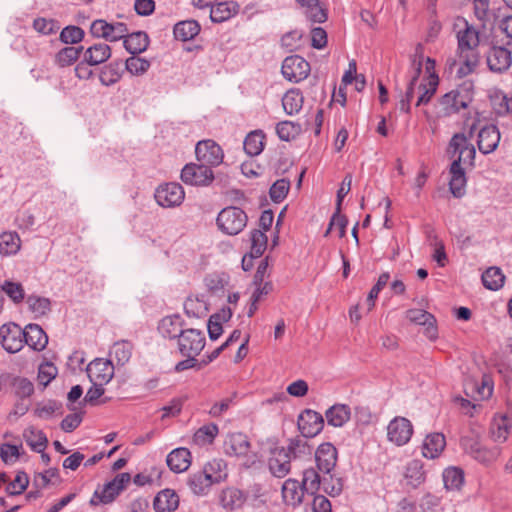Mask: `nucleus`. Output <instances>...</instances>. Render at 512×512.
Segmentation results:
<instances>
[{
    "instance_id": "15",
    "label": "nucleus",
    "mask_w": 512,
    "mask_h": 512,
    "mask_svg": "<svg viewBox=\"0 0 512 512\" xmlns=\"http://www.w3.org/2000/svg\"><path fill=\"white\" fill-rule=\"evenodd\" d=\"M314 456L317 469L324 474H330L338 461L337 448L330 442L320 444Z\"/></svg>"
},
{
    "instance_id": "30",
    "label": "nucleus",
    "mask_w": 512,
    "mask_h": 512,
    "mask_svg": "<svg viewBox=\"0 0 512 512\" xmlns=\"http://www.w3.org/2000/svg\"><path fill=\"white\" fill-rule=\"evenodd\" d=\"M446 446L445 436L442 433H431L426 436L422 445V454L425 458L435 459Z\"/></svg>"
},
{
    "instance_id": "9",
    "label": "nucleus",
    "mask_w": 512,
    "mask_h": 512,
    "mask_svg": "<svg viewBox=\"0 0 512 512\" xmlns=\"http://www.w3.org/2000/svg\"><path fill=\"white\" fill-rule=\"evenodd\" d=\"M24 339V331L18 324L10 322L0 327V342L8 353L19 352L24 346Z\"/></svg>"
},
{
    "instance_id": "34",
    "label": "nucleus",
    "mask_w": 512,
    "mask_h": 512,
    "mask_svg": "<svg viewBox=\"0 0 512 512\" xmlns=\"http://www.w3.org/2000/svg\"><path fill=\"white\" fill-rule=\"evenodd\" d=\"M350 407L346 404H335L325 412L328 425L342 427L350 419Z\"/></svg>"
},
{
    "instance_id": "32",
    "label": "nucleus",
    "mask_w": 512,
    "mask_h": 512,
    "mask_svg": "<svg viewBox=\"0 0 512 512\" xmlns=\"http://www.w3.org/2000/svg\"><path fill=\"white\" fill-rule=\"evenodd\" d=\"M200 30L201 26L196 20H184L174 25L173 34L176 40L186 42L194 39Z\"/></svg>"
},
{
    "instance_id": "50",
    "label": "nucleus",
    "mask_w": 512,
    "mask_h": 512,
    "mask_svg": "<svg viewBox=\"0 0 512 512\" xmlns=\"http://www.w3.org/2000/svg\"><path fill=\"white\" fill-rule=\"evenodd\" d=\"M124 71H128L133 76H141L145 74L150 68V61L145 58L138 57L137 55H132L127 58L123 63Z\"/></svg>"
},
{
    "instance_id": "62",
    "label": "nucleus",
    "mask_w": 512,
    "mask_h": 512,
    "mask_svg": "<svg viewBox=\"0 0 512 512\" xmlns=\"http://www.w3.org/2000/svg\"><path fill=\"white\" fill-rule=\"evenodd\" d=\"M1 290L5 292L14 303H20L25 298L24 288L21 283L6 280Z\"/></svg>"
},
{
    "instance_id": "47",
    "label": "nucleus",
    "mask_w": 512,
    "mask_h": 512,
    "mask_svg": "<svg viewBox=\"0 0 512 512\" xmlns=\"http://www.w3.org/2000/svg\"><path fill=\"white\" fill-rule=\"evenodd\" d=\"M319 472V470L312 467L303 471L302 488H305V491L311 495L316 494L320 486H323V479H321Z\"/></svg>"
},
{
    "instance_id": "61",
    "label": "nucleus",
    "mask_w": 512,
    "mask_h": 512,
    "mask_svg": "<svg viewBox=\"0 0 512 512\" xmlns=\"http://www.w3.org/2000/svg\"><path fill=\"white\" fill-rule=\"evenodd\" d=\"M328 475V478H323V491L331 497L339 496L342 493L344 487L343 478L331 473Z\"/></svg>"
},
{
    "instance_id": "43",
    "label": "nucleus",
    "mask_w": 512,
    "mask_h": 512,
    "mask_svg": "<svg viewBox=\"0 0 512 512\" xmlns=\"http://www.w3.org/2000/svg\"><path fill=\"white\" fill-rule=\"evenodd\" d=\"M481 279L485 288L497 291L503 287L505 276L499 267L493 266L486 269Z\"/></svg>"
},
{
    "instance_id": "56",
    "label": "nucleus",
    "mask_w": 512,
    "mask_h": 512,
    "mask_svg": "<svg viewBox=\"0 0 512 512\" xmlns=\"http://www.w3.org/2000/svg\"><path fill=\"white\" fill-rule=\"evenodd\" d=\"M85 32L82 28L75 25H68L60 32L59 39L64 44H78L83 40Z\"/></svg>"
},
{
    "instance_id": "24",
    "label": "nucleus",
    "mask_w": 512,
    "mask_h": 512,
    "mask_svg": "<svg viewBox=\"0 0 512 512\" xmlns=\"http://www.w3.org/2000/svg\"><path fill=\"white\" fill-rule=\"evenodd\" d=\"M123 39V45L131 55H139L147 50L150 44V38L144 31L126 33Z\"/></svg>"
},
{
    "instance_id": "6",
    "label": "nucleus",
    "mask_w": 512,
    "mask_h": 512,
    "mask_svg": "<svg viewBox=\"0 0 512 512\" xmlns=\"http://www.w3.org/2000/svg\"><path fill=\"white\" fill-rule=\"evenodd\" d=\"M154 198L159 206L163 208H173L182 204L185 198V192L179 183H163L156 188Z\"/></svg>"
},
{
    "instance_id": "28",
    "label": "nucleus",
    "mask_w": 512,
    "mask_h": 512,
    "mask_svg": "<svg viewBox=\"0 0 512 512\" xmlns=\"http://www.w3.org/2000/svg\"><path fill=\"white\" fill-rule=\"evenodd\" d=\"M239 11V4L235 1L218 2L211 6L210 19L213 23H222L233 16Z\"/></svg>"
},
{
    "instance_id": "11",
    "label": "nucleus",
    "mask_w": 512,
    "mask_h": 512,
    "mask_svg": "<svg viewBox=\"0 0 512 512\" xmlns=\"http://www.w3.org/2000/svg\"><path fill=\"white\" fill-rule=\"evenodd\" d=\"M297 427L301 436L304 438H313L323 430L324 418L322 414L317 411L305 409L298 415Z\"/></svg>"
},
{
    "instance_id": "54",
    "label": "nucleus",
    "mask_w": 512,
    "mask_h": 512,
    "mask_svg": "<svg viewBox=\"0 0 512 512\" xmlns=\"http://www.w3.org/2000/svg\"><path fill=\"white\" fill-rule=\"evenodd\" d=\"M12 388L17 398L30 399L34 393V384L25 377H15L12 380Z\"/></svg>"
},
{
    "instance_id": "42",
    "label": "nucleus",
    "mask_w": 512,
    "mask_h": 512,
    "mask_svg": "<svg viewBox=\"0 0 512 512\" xmlns=\"http://www.w3.org/2000/svg\"><path fill=\"white\" fill-rule=\"evenodd\" d=\"M304 98L300 90L290 89L282 98V106L288 115L297 114L303 106Z\"/></svg>"
},
{
    "instance_id": "46",
    "label": "nucleus",
    "mask_w": 512,
    "mask_h": 512,
    "mask_svg": "<svg viewBox=\"0 0 512 512\" xmlns=\"http://www.w3.org/2000/svg\"><path fill=\"white\" fill-rule=\"evenodd\" d=\"M439 85V77L432 75L429 81H422L419 85L420 95L416 101V106L428 104L435 95Z\"/></svg>"
},
{
    "instance_id": "29",
    "label": "nucleus",
    "mask_w": 512,
    "mask_h": 512,
    "mask_svg": "<svg viewBox=\"0 0 512 512\" xmlns=\"http://www.w3.org/2000/svg\"><path fill=\"white\" fill-rule=\"evenodd\" d=\"M178 506L179 496L172 489L160 491L153 501V507L156 512H173Z\"/></svg>"
},
{
    "instance_id": "23",
    "label": "nucleus",
    "mask_w": 512,
    "mask_h": 512,
    "mask_svg": "<svg viewBox=\"0 0 512 512\" xmlns=\"http://www.w3.org/2000/svg\"><path fill=\"white\" fill-rule=\"evenodd\" d=\"M166 463L172 472H184L191 465V453L187 448H176L167 455Z\"/></svg>"
},
{
    "instance_id": "49",
    "label": "nucleus",
    "mask_w": 512,
    "mask_h": 512,
    "mask_svg": "<svg viewBox=\"0 0 512 512\" xmlns=\"http://www.w3.org/2000/svg\"><path fill=\"white\" fill-rule=\"evenodd\" d=\"M29 310L36 316H44L48 314L51 310V301L49 298L38 296V295H29L26 299Z\"/></svg>"
},
{
    "instance_id": "37",
    "label": "nucleus",
    "mask_w": 512,
    "mask_h": 512,
    "mask_svg": "<svg viewBox=\"0 0 512 512\" xmlns=\"http://www.w3.org/2000/svg\"><path fill=\"white\" fill-rule=\"evenodd\" d=\"M227 464L223 459H213L207 462L202 471L208 476L212 484H217L227 478Z\"/></svg>"
},
{
    "instance_id": "31",
    "label": "nucleus",
    "mask_w": 512,
    "mask_h": 512,
    "mask_svg": "<svg viewBox=\"0 0 512 512\" xmlns=\"http://www.w3.org/2000/svg\"><path fill=\"white\" fill-rule=\"evenodd\" d=\"M83 58L89 65H99L111 57V48L106 43H95L83 50Z\"/></svg>"
},
{
    "instance_id": "4",
    "label": "nucleus",
    "mask_w": 512,
    "mask_h": 512,
    "mask_svg": "<svg viewBox=\"0 0 512 512\" xmlns=\"http://www.w3.org/2000/svg\"><path fill=\"white\" fill-rule=\"evenodd\" d=\"M206 344L205 334L195 328H183L177 337V348L181 356H198Z\"/></svg>"
},
{
    "instance_id": "19",
    "label": "nucleus",
    "mask_w": 512,
    "mask_h": 512,
    "mask_svg": "<svg viewBox=\"0 0 512 512\" xmlns=\"http://www.w3.org/2000/svg\"><path fill=\"white\" fill-rule=\"evenodd\" d=\"M250 447L251 443L247 435L241 432L229 434L224 442V452L228 456H246Z\"/></svg>"
},
{
    "instance_id": "63",
    "label": "nucleus",
    "mask_w": 512,
    "mask_h": 512,
    "mask_svg": "<svg viewBox=\"0 0 512 512\" xmlns=\"http://www.w3.org/2000/svg\"><path fill=\"white\" fill-rule=\"evenodd\" d=\"M62 403L56 400H48L46 403H38L34 411L39 418H50L54 413L62 414Z\"/></svg>"
},
{
    "instance_id": "3",
    "label": "nucleus",
    "mask_w": 512,
    "mask_h": 512,
    "mask_svg": "<svg viewBox=\"0 0 512 512\" xmlns=\"http://www.w3.org/2000/svg\"><path fill=\"white\" fill-rule=\"evenodd\" d=\"M447 155L451 159H459L462 163L474 167L476 149L470 142V137L464 133H455L450 139L447 147Z\"/></svg>"
},
{
    "instance_id": "27",
    "label": "nucleus",
    "mask_w": 512,
    "mask_h": 512,
    "mask_svg": "<svg viewBox=\"0 0 512 512\" xmlns=\"http://www.w3.org/2000/svg\"><path fill=\"white\" fill-rule=\"evenodd\" d=\"M124 73L123 61L116 59L104 65L99 73V80L104 86H112L117 83Z\"/></svg>"
},
{
    "instance_id": "33",
    "label": "nucleus",
    "mask_w": 512,
    "mask_h": 512,
    "mask_svg": "<svg viewBox=\"0 0 512 512\" xmlns=\"http://www.w3.org/2000/svg\"><path fill=\"white\" fill-rule=\"evenodd\" d=\"M229 284V275L224 272L209 273L204 277V285L214 296H223Z\"/></svg>"
},
{
    "instance_id": "52",
    "label": "nucleus",
    "mask_w": 512,
    "mask_h": 512,
    "mask_svg": "<svg viewBox=\"0 0 512 512\" xmlns=\"http://www.w3.org/2000/svg\"><path fill=\"white\" fill-rule=\"evenodd\" d=\"M276 133L282 141H291L301 133V125L292 121H281L276 125Z\"/></svg>"
},
{
    "instance_id": "35",
    "label": "nucleus",
    "mask_w": 512,
    "mask_h": 512,
    "mask_svg": "<svg viewBox=\"0 0 512 512\" xmlns=\"http://www.w3.org/2000/svg\"><path fill=\"white\" fill-rule=\"evenodd\" d=\"M405 479L407 484L412 488L419 487L426 480V474L424 471V465L421 460L414 459L410 461L405 470Z\"/></svg>"
},
{
    "instance_id": "36",
    "label": "nucleus",
    "mask_w": 512,
    "mask_h": 512,
    "mask_svg": "<svg viewBox=\"0 0 512 512\" xmlns=\"http://www.w3.org/2000/svg\"><path fill=\"white\" fill-rule=\"evenodd\" d=\"M187 485L190 490L198 496L206 495L212 486V482L202 470L189 474Z\"/></svg>"
},
{
    "instance_id": "58",
    "label": "nucleus",
    "mask_w": 512,
    "mask_h": 512,
    "mask_svg": "<svg viewBox=\"0 0 512 512\" xmlns=\"http://www.w3.org/2000/svg\"><path fill=\"white\" fill-rule=\"evenodd\" d=\"M53 478L57 479L58 482H61L58 468H49L44 472L35 473L33 485L38 489L46 488L52 483Z\"/></svg>"
},
{
    "instance_id": "64",
    "label": "nucleus",
    "mask_w": 512,
    "mask_h": 512,
    "mask_svg": "<svg viewBox=\"0 0 512 512\" xmlns=\"http://www.w3.org/2000/svg\"><path fill=\"white\" fill-rule=\"evenodd\" d=\"M33 28L43 35H51L60 29V24L57 20L39 17L33 21Z\"/></svg>"
},
{
    "instance_id": "2",
    "label": "nucleus",
    "mask_w": 512,
    "mask_h": 512,
    "mask_svg": "<svg viewBox=\"0 0 512 512\" xmlns=\"http://www.w3.org/2000/svg\"><path fill=\"white\" fill-rule=\"evenodd\" d=\"M247 220L244 210L230 206L220 211L216 222L219 229L227 235H237L246 227Z\"/></svg>"
},
{
    "instance_id": "48",
    "label": "nucleus",
    "mask_w": 512,
    "mask_h": 512,
    "mask_svg": "<svg viewBox=\"0 0 512 512\" xmlns=\"http://www.w3.org/2000/svg\"><path fill=\"white\" fill-rule=\"evenodd\" d=\"M443 482L447 490H458L464 483V472L458 467H448L443 471Z\"/></svg>"
},
{
    "instance_id": "8",
    "label": "nucleus",
    "mask_w": 512,
    "mask_h": 512,
    "mask_svg": "<svg viewBox=\"0 0 512 512\" xmlns=\"http://www.w3.org/2000/svg\"><path fill=\"white\" fill-rule=\"evenodd\" d=\"M90 33L94 38H103L106 41L116 42L128 33L125 23H108L104 19H97L91 23Z\"/></svg>"
},
{
    "instance_id": "41",
    "label": "nucleus",
    "mask_w": 512,
    "mask_h": 512,
    "mask_svg": "<svg viewBox=\"0 0 512 512\" xmlns=\"http://www.w3.org/2000/svg\"><path fill=\"white\" fill-rule=\"evenodd\" d=\"M21 247V240L17 232L5 231L0 234V254L4 256L16 254Z\"/></svg>"
},
{
    "instance_id": "7",
    "label": "nucleus",
    "mask_w": 512,
    "mask_h": 512,
    "mask_svg": "<svg viewBox=\"0 0 512 512\" xmlns=\"http://www.w3.org/2000/svg\"><path fill=\"white\" fill-rule=\"evenodd\" d=\"M180 178L187 185L203 187L209 186L215 176L210 167L198 162L186 164L181 170Z\"/></svg>"
},
{
    "instance_id": "51",
    "label": "nucleus",
    "mask_w": 512,
    "mask_h": 512,
    "mask_svg": "<svg viewBox=\"0 0 512 512\" xmlns=\"http://www.w3.org/2000/svg\"><path fill=\"white\" fill-rule=\"evenodd\" d=\"M133 345L131 342L122 340L115 342L110 354L113 355L118 365H125L132 356Z\"/></svg>"
},
{
    "instance_id": "20",
    "label": "nucleus",
    "mask_w": 512,
    "mask_h": 512,
    "mask_svg": "<svg viewBox=\"0 0 512 512\" xmlns=\"http://www.w3.org/2000/svg\"><path fill=\"white\" fill-rule=\"evenodd\" d=\"M449 190L455 198H462L465 195L467 178L465 170L460 166V160L454 159L450 165Z\"/></svg>"
},
{
    "instance_id": "38",
    "label": "nucleus",
    "mask_w": 512,
    "mask_h": 512,
    "mask_svg": "<svg viewBox=\"0 0 512 512\" xmlns=\"http://www.w3.org/2000/svg\"><path fill=\"white\" fill-rule=\"evenodd\" d=\"M83 50V46H66L56 53L54 63L61 68L70 66L78 60Z\"/></svg>"
},
{
    "instance_id": "22",
    "label": "nucleus",
    "mask_w": 512,
    "mask_h": 512,
    "mask_svg": "<svg viewBox=\"0 0 512 512\" xmlns=\"http://www.w3.org/2000/svg\"><path fill=\"white\" fill-rule=\"evenodd\" d=\"M24 344L35 351H42L48 344V336L38 324L30 323L24 329Z\"/></svg>"
},
{
    "instance_id": "59",
    "label": "nucleus",
    "mask_w": 512,
    "mask_h": 512,
    "mask_svg": "<svg viewBox=\"0 0 512 512\" xmlns=\"http://www.w3.org/2000/svg\"><path fill=\"white\" fill-rule=\"evenodd\" d=\"M290 189V181L288 179L282 178L275 181L269 190V195L271 200L274 203L282 202Z\"/></svg>"
},
{
    "instance_id": "14",
    "label": "nucleus",
    "mask_w": 512,
    "mask_h": 512,
    "mask_svg": "<svg viewBox=\"0 0 512 512\" xmlns=\"http://www.w3.org/2000/svg\"><path fill=\"white\" fill-rule=\"evenodd\" d=\"M470 102L471 98L469 95L459 90H451L438 100L441 112L444 116L459 113L462 109L467 108Z\"/></svg>"
},
{
    "instance_id": "53",
    "label": "nucleus",
    "mask_w": 512,
    "mask_h": 512,
    "mask_svg": "<svg viewBox=\"0 0 512 512\" xmlns=\"http://www.w3.org/2000/svg\"><path fill=\"white\" fill-rule=\"evenodd\" d=\"M491 437L495 442L502 443L506 441L509 434L508 419L506 416L495 418L490 427Z\"/></svg>"
},
{
    "instance_id": "39",
    "label": "nucleus",
    "mask_w": 512,
    "mask_h": 512,
    "mask_svg": "<svg viewBox=\"0 0 512 512\" xmlns=\"http://www.w3.org/2000/svg\"><path fill=\"white\" fill-rule=\"evenodd\" d=\"M306 439L303 436H296L288 440V446L285 449L286 452H289L288 456L290 459L310 456L312 454L313 448Z\"/></svg>"
},
{
    "instance_id": "60",
    "label": "nucleus",
    "mask_w": 512,
    "mask_h": 512,
    "mask_svg": "<svg viewBox=\"0 0 512 512\" xmlns=\"http://www.w3.org/2000/svg\"><path fill=\"white\" fill-rule=\"evenodd\" d=\"M29 485V477L24 471L16 474L14 481L9 482L6 486V493L10 496L22 494Z\"/></svg>"
},
{
    "instance_id": "26",
    "label": "nucleus",
    "mask_w": 512,
    "mask_h": 512,
    "mask_svg": "<svg viewBox=\"0 0 512 512\" xmlns=\"http://www.w3.org/2000/svg\"><path fill=\"white\" fill-rule=\"evenodd\" d=\"M185 322L179 314H174L164 317L159 325L158 331L160 334L168 339H177L183 328Z\"/></svg>"
},
{
    "instance_id": "13",
    "label": "nucleus",
    "mask_w": 512,
    "mask_h": 512,
    "mask_svg": "<svg viewBox=\"0 0 512 512\" xmlns=\"http://www.w3.org/2000/svg\"><path fill=\"white\" fill-rule=\"evenodd\" d=\"M413 434V425L405 417L397 416L390 421L387 427V437L397 446H403L409 442Z\"/></svg>"
},
{
    "instance_id": "17",
    "label": "nucleus",
    "mask_w": 512,
    "mask_h": 512,
    "mask_svg": "<svg viewBox=\"0 0 512 512\" xmlns=\"http://www.w3.org/2000/svg\"><path fill=\"white\" fill-rule=\"evenodd\" d=\"M284 447H274L270 450L268 468L277 478H284L291 470V459Z\"/></svg>"
},
{
    "instance_id": "16",
    "label": "nucleus",
    "mask_w": 512,
    "mask_h": 512,
    "mask_svg": "<svg viewBox=\"0 0 512 512\" xmlns=\"http://www.w3.org/2000/svg\"><path fill=\"white\" fill-rule=\"evenodd\" d=\"M90 381L99 384H108L114 376V366L111 360L96 358L86 368Z\"/></svg>"
},
{
    "instance_id": "5",
    "label": "nucleus",
    "mask_w": 512,
    "mask_h": 512,
    "mask_svg": "<svg viewBox=\"0 0 512 512\" xmlns=\"http://www.w3.org/2000/svg\"><path fill=\"white\" fill-rule=\"evenodd\" d=\"M195 155L199 163L210 169L219 166L224 159L221 146L211 139L199 141L195 146Z\"/></svg>"
},
{
    "instance_id": "25",
    "label": "nucleus",
    "mask_w": 512,
    "mask_h": 512,
    "mask_svg": "<svg viewBox=\"0 0 512 512\" xmlns=\"http://www.w3.org/2000/svg\"><path fill=\"white\" fill-rule=\"evenodd\" d=\"M305 488L295 479H287L282 486V497L287 505L297 507L304 497Z\"/></svg>"
},
{
    "instance_id": "12",
    "label": "nucleus",
    "mask_w": 512,
    "mask_h": 512,
    "mask_svg": "<svg viewBox=\"0 0 512 512\" xmlns=\"http://www.w3.org/2000/svg\"><path fill=\"white\" fill-rule=\"evenodd\" d=\"M505 44L492 43L487 54V64L491 71L503 73L512 64V52Z\"/></svg>"
},
{
    "instance_id": "18",
    "label": "nucleus",
    "mask_w": 512,
    "mask_h": 512,
    "mask_svg": "<svg viewBox=\"0 0 512 512\" xmlns=\"http://www.w3.org/2000/svg\"><path fill=\"white\" fill-rule=\"evenodd\" d=\"M500 141V132L495 125H486L478 133L477 146L486 155L495 151Z\"/></svg>"
},
{
    "instance_id": "10",
    "label": "nucleus",
    "mask_w": 512,
    "mask_h": 512,
    "mask_svg": "<svg viewBox=\"0 0 512 512\" xmlns=\"http://www.w3.org/2000/svg\"><path fill=\"white\" fill-rule=\"evenodd\" d=\"M281 72L286 80L298 83L308 77L310 64L300 55H291L284 59Z\"/></svg>"
},
{
    "instance_id": "45",
    "label": "nucleus",
    "mask_w": 512,
    "mask_h": 512,
    "mask_svg": "<svg viewBox=\"0 0 512 512\" xmlns=\"http://www.w3.org/2000/svg\"><path fill=\"white\" fill-rule=\"evenodd\" d=\"M302 7L306 8V17L313 23H324L327 21V10L320 5V0H305Z\"/></svg>"
},
{
    "instance_id": "55",
    "label": "nucleus",
    "mask_w": 512,
    "mask_h": 512,
    "mask_svg": "<svg viewBox=\"0 0 512 512\" xmlns=\"http://www.w3.org/2000/svg\"><path fill=\"white\" fill-rule=\"evenodd\" d=\"M250 241V253L256 257H261L267 248L268 238L266 234L259 229H254L250 232Z\"/></svg>"
},
{
    "instance_id": "57",
    "label": "nucleus",
    "mask_w": 512,
    "mask_h": 512,
    "mask_svg": "<svg viewBox=\"0 0 512 512\" xmlns=\"http://www.w3.org/2000/svg\"><path fill=\"white\" fill-rule=\"evenodd\" d=\"M218 434V426L214 423L200 427L194 434V441L199 445L211 444Z\"/></svg>"
},
{
    "instance_id": "21",
    "label": "nucleus",
    "mask_w": 512,
    "mask_h": 512,
    "mask_svg": "<svg viewBox=\"0 0 512 512\" xmlns=\"http://www.w3.org/2000/svg\"><path fill=\"white\" fill-rule=\"evenodd\" d=\"M219 504L227 511H234L240 509L247 500V494L236 488L227 487L219 494Z\"/></svg>"
},
{
    "instance_id": "40",
    "label": "nucleus",
    "mask_w": 512,
    "mask_h": 512,
    "mask_svg": "<svg viewBox=\"0 0 512 512\" xmlns=\"http://www.w3.org/2000/svg\"><path fill=\"white\" fill-rule=\"evenodd\" d=\"M265 134L262 130L250 132L244 139L243 149L249 156H257L264 149Z\"/></svg>"
},
{
    "instance_id": "44",
    "label": "nucleus",
    "mask_w": 512,
    "mask_h": 512,
    "mask_svg": "<svg viewBox=\"0 0 512 512\" xmlns=\"http://www.w3.org/2000/svg\"><path fill=\"white\" fill-rule=\"evenodd\" d=\"M120 489L114 485L111 481L107 482L101 490H96L90 500L91 505H97L99 503L108 504L114 501V499L120 494Z\"/></svg>"
},
{
    "instance_id": "1",
    "label": "nucleus",
    "mask_w": 512,
    "mask_h": 512,
    "mask_svg": "<svg viewBox=\"0 0 512 512\" xmlns=\"http://www.w3.org/2000/svg\"><path fill=\"white\" fill-rule=\"evenodd\" d=\"M465 28L457 33V51L459 59L464 67L459 69L461 75H467L475 69L479 62V53L477 48L480 44L479 31L466 20Z\"/></svg>"
}]
</instances>
